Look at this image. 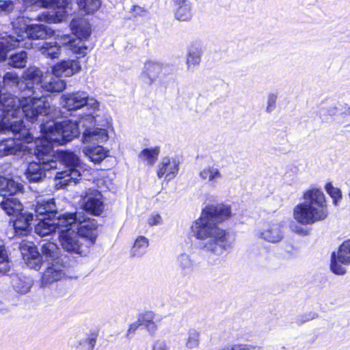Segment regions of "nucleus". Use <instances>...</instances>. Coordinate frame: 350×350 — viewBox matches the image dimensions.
Instances as JSON below:
<instances>
[{
  "instance_id": "nucleus-49",
  "label": "nucleus",
  "mask_w": 350,
  "mask_h": 350,
  "mask_svg": "<svg viewBox=\"0 0 350 350\" xmlns=\"http://www.w3.org/2000/svg\"><path fill=\"white\" fill-rule=\"evenodd\" d=\"M317 316L318 315L316 313L310 312V313H308V314H304V315L300 317L299 318L298 321L300 323H304L310 320L314 319L315 318L317 317Z\"/></svg>"
},
{
  "instance_id": "nucleus-5",
  "label": "nucleus",
  "mask_w": 350,
  "mask_h": 350,
  "mask_svg": "<svg viewBox=\"0 0 350 350\" xmlns=\"http://www.w3.org/2000/svg\"><path fill=\"white\" fill-rule=\"evenodd\" d=\"M19 250L27 266L35 270H39L44 261L46 264H62L68 262V258L66 256L60 254L59 248L53 242L42 241L40 244L42 254L31 241H23L19 245Z\"/></svg>"
},
{
  "instance_id": "nucleus-3",
  "label": "nucleus",
  "mask_w": 350,
  "mask_h": 350,
  "mask_svg": "<svg viewBox=\"0 0 350 350\" xmlns=\"http://www.w3.org/2000/svg\"><path fill=\"white\" fill-rule=\"evenodd\" d=\"M230 215V207L224 204L210 205L202 210L200 217L191 226L193 237L201 241V249L221 256L232 247L229 233L217 226Z\"/></svg>"
},
{
  "instance_id": "nucleus-13",
  "label": "nucleus",
  "mask_w": 350,
  "mask_h": 350,
  "mask_svg": "<svg viewBox=\"0 0 350 350\" xmlns=\"http://www.w3.org/2000/svg\"><path fill=\"white\" fill-rule=\"evenodd\" d=\"M34 206L35 217L37 220L56 219L60 213L57 212V208L53 198L39 199Z\"/></svg>"
},
{
  "instance_id": "nucleus-6",
  "label": "nucleus",
  "mask_w": 350,
  "mask_h": 350,
  "mask_svg": "<svg viewBox=\"0 0 350 350\" xmlns=\"http://www.w3.org/2000/svg\"><path fill=\"white\" fill-rule=\"evenodd\" d=\"M81 70V66L78 60L68 59L62 60L52 68L53 76L49 80H44L42 83V93L45 92H60L66 88V82L61 79V77H70ZM44 99L46 97L44 94Z\"/></svg>"
},
{
  "instance_id": "nucleus-12",
  "label": "nucleus",
  "mask_w": 350,
  "mask_h": 350,
  "mask_svg": "<svg viewBox=\"0 0 350 350\" xmlns=\"http://www.w3.org/2000/svg\"><path fill=\"white\" fill-rule=\"evenodd\" d=\"M80 235L70 226H64L59 234V239L64 250L70 254H83V245L79 241Z\"/></svg>"
},
{
  "instance_id": "nucleus-36",
  "label": "nucleus",
  "mask_w": 350,
  "mask_h": 350,
  "mask_svg": "<svg viewBox=\"0 0 350 350\" xmlns=\"http://www.w3.org/2000/svg\"><path fill=\"white\" fill-rule=\"evenodd\" d=\"M80 9L86 14H91L96 11L100 6V0H77Z\"/></svg>"
},
{
  "instance_id": "nucleus-37",
  "label": "nucleus",
  "mask_w": 350,
  "mask_h": 350,
  "mask_svg": "<svg viewBox=\"0 0 350 350\" xmlns=\"http://www.w3.org/2000/svg\"><path fill=\"white\" fill-rule=\"evenodd\" d=\"M200 334L196 329H190L187 333L185 346L189 349L198 348L200 345Z\"/></svg>"
},
{
  "instance_id": "nucleus-34",
  "label": "nucleus",
  "mask_w": 350,
  "mask_h": 350,
  "mask_svg": "<svg viewBox=\"0 0 350 350\" xmlns=\"http://www.w3.org/2000/svg\"><path fill=\"white\" fill-rule=\"evenodd\" d=\"M27 62V54L26 51H21L10 55L8 59V65L13 68H23Z\"/></svg>"
},
{
  "instance_id": "nucleus-39",
  "label": "nucleus",
  "mask_w": 350,
  "mask_h": 350,
  "mask_svg": "<svg viewBox=\"0 0 350 350\" xmlns=\"http://www.w3.org/2000/svg\"><path fill=\"white\" fill-rule=\"evenodd\" d=\"M32 286V282L30 280H23L17 278L13 284L14 290L21 294H25L29 291Z\"/></svg>"
},
{
  "instance_id": "nucleus-56",
  "label": "nucleus",
  "mask_w": 350,
  "mask_h": 350,
  "mask_svg": "<svg viewBox=\"0 0 350 350\" xmlns=\"http://www.w3.org/2000/svg\"><path fill=\"white\" fill-rule=\"evenodd\" d=\"M348 112L350 114V107H348Z\"/></svg>"
},
{
  "instance_id": "nucleus-27",
  "label": "nucleus",
  "mask_w": 350,
  "mask_h": 350,
  "mask_svg": "<svg viewBox=\"0 0 350 350\" xmlns=\"http://www.w3.org/2000/svg\"><path fill=\"white\" fill-rule=\"evenodd\" d=\"M22 189L21 184L12 179L0 176V198L12 194H17Z\"/></svg>"
},
{
  "instance_id": "nucleus-9",
  "label": "nucleus",
  "mask_w": 350,
  "mask_h": 350,
  "mask_svg": "<svg viewBox=\"0 0 350 350\" xmlns=\"http://www.w3.org/2000/svg\"><path fill=\"white\" fill-rule=\"evenodd\" d=\"M42 71L36 67L31 66L27 68L23 74V80L21 85V88L25 91V95L27 96L25 100H31V103H34L38 100H42L49 105V103L45 100L42 94Z\"/></svg>"
},
{
  "instance_id": "nucleus-19",
  "label": "nucleus",
  "mask_w": 350,
  "mask_h": 350,
  "mask_svg": "<svg viewBox=\"0 0 350 350\" xmlns=\"http://www.w3.org/2000/svg\"><path fill=\"white\" fill-rule=\"evenodd\" d=\"M165 68V66L161 63L148 61L144 65L140 78L145 83L151 85Z\"/></svg>"
},
{
  "instance_id": "nucleus-33",
  "label": "nucleus",
  "mask_w": 350,
  "mask_h": 350,
  "mask_svg": "<svg viewBox=\"0 0 350 350\" xmlns=\"http://www.w3.org/2000/svg\"><path fill=\"white\" fill-rule=\"evenodd\" d=\"M148 247V239L144 236H139L136 239L131 249V255L133 256L140 257L146 253Z\"/></svg>"
},
{
  "instance_id": "nucleus-47",
  "label": "nucleus",
  "mask_w": 350,
  "mask_h": 350,
  "mask_svg": "<svg viewBox=\"0 0 350 350\" xmlns=\"http://www.w3.org/2000/svg\"><path fill=\"white\" fill-rule=\"evenodd\" d=\"M161 223L162 218L158 213H152L148 219V224L150 226H156L161 224Z\"/></svg>"
},
{
  "instance_id": "nucleus-2",
  "label": "nucleus",
  "mask_w": 350,
  "mask_h": 350,
  "mask_svg": "<svg viewBox=\"0 0 350 350\" xmlns=\"http://www.w3.org/2000/svg\"><path fill=\"white\" fill-rule=\"evenodd\" d=\"M80 126L83 129L82 141L83 143H103L108 139L106 129L96 126V118L91 114L81 116L79 120H65L55 122L49 120L48 115L42 119L40 124V137L38 142L40 144L47 142L53 152V146L63 145L80 135ZM44 145V144H42Z\"/></svg>"
},
{
  "instance_id": "nucleus-30",
  "label": "nucleus",
  "mask_w": 350,
  "mask_h": 350,
  "mask_svg": "<svg viewBox=\"0 0 350 350\" xmlns=\"http://www.w3.org/2000/svg\"><path fill=\"white\" fill-rule=\"evenodd\" d=\"M202 54V49L196 44L192 45L188 49L186 61L188 70L193 71L196 66L200 64L201 62Z\"/></svg>"
},
{
  "instance_id": "nucleus-32",
  "label": "nucleus",
  "mask_w": 350,
  "mask_h": 350,
  "mask_svg": "<svg viewBox=\"0 0 350 350\" xmlns=\"http://www.w3.org/2000/svg\"><path fill=\"white\" fill-rule=\"evenodd\" d=\"M40 51L46 57L51 59L57 58L60 53V46L56 42H45L40 46Z\"/></svg>"
},
{
  "instance_id": "nucleus-46",
  "label": "nucleus",
  "mask_w": 350,
  "mask_h": 350,
  "mask_svg": "<svg viewBox=\"0 0 350 350\" xmlns=\"http://www.w3.org/2000/svg\"><path fill=\"white\" fill-rule=\"evenodd\" d=\"M152 350H170V347L165 340L159 339L154 342Z\"/></svg>"
},
{
  "instance_id": "nucleus-50",
  "label": "nucleus",
  "mask_w": 350,
  "mask_h": 350,
  "mask_svg": "<svg viewBox=\"0 0 350 350\" xmlns=\"http://www.w3.org/2000/svg\"><path fill=\"white\" fill-rule=\"evenodd\" d=\"M139 325H141L139 322V319L137 320V321L131 324L127 331L126 337L129 338L131 334H133Z\"/></svg>"
},
{
  "instance_id": "nucleus-16",
  "label": "nucleus",
  "mask_w": 350,
  "mask_h": 350,
  "mask_svg": "<svg viewBox=\"0 0 350 350\" xmlns=\"http://www.w3.org/2000/svg\"><path fill=\"white\" fill-rule=\"evenodd\" d=\"M284 224L282 222L267 224L259 232V237L271 243H278L284 238Z\"/></svg>"
},
{
  "instance_id": "nucleus-14",
  "label": "nucleus",
  "mask_w": 350,
  "mask_h": 350,
  "mask_svg": "<svg viewBox=\"0 0 350 350\" xmlns=\"http://www.w3.org/2000/svg\"><path fill=\"white\" fill-rule=\"evenodd\" d=\"M33 214L23 209L11 219L16 236H27L31 231Z\"/></svg>"
},
{
  "instance_id": "nucleus-28",
  "label": "nucleus",
  "mask_w": 350,
  "mask_h": 350,
  "mask_svg": "<svg viewBox=\"0 0 350 350\" xmlns=\"http://www.w3.org/2000/svg\"><path fill=\"white\" fill-rule=\"evenodd\" d=\"M200 177L207 181L211 186L216 187L223 176L218 168L214 166H208L200 172Z\"/></svg>"
},
{
  "instance_id": "nucleus-29",
  "label": "nucleus",
  "mask_w": 350,
  "mask_h": 350,
  "mask_svg": "<svg viewBox=\"0 0 350 350\" xmlns=\"http://www.w3.org/2000/svg\"><path fill=\"white\" fill-rule=\"evenodd\" d=\"M177 265L181 273L184 275L191 273L196 267L195 260L186 253H182L178 256Z\"/></svg>"
},
{
  "instance_id": "nucleus-23",
  "label": "nucleus",
  "mask_w": 350,
  "mask_h": 350,
  "mask_svg": "<svg viewBox=\"0 0 350 350\" xmlns=\"http://www.w3.org/2000/svg\"><path fill=\"white\" fill-rule=\"evenodd\" d=\"M174 7V17L180 21H189L192 18L189 0H172Z\"/></svg>"
},
{
  "instance_id": "nucleus-17",
  "label": "nucleus",
  "mask_w": 350,
  "mask_h": 350,
  "mask_svg": "<svg viewBox=\"0 0 350 350\" xmlns=\"http://www.w3.org/2000/svg\"><path fill=\"white\" fill-rule=\"evenodd\" d=\"M83 210L94 215H99L103 209L102 194L98 190L90 189L83 198Z\"/></svg>"
},
{
  "instance_id": "nucleus-7",
  "label": "nucleus",
  "mask_w": 350,
  "mask_h": 350,
  "mask_svg": "<svg viewBox=\"0 0 350 350\" xmlns=\"http://www.w3.org/2000/svg\"><path fill=\"white\" fill-rule=\"evenodd\" d=\"M12 33L21 39V46L23 45L25 38L29 40H46L54 34V31L42 24L27 25L24 16H18L10 23ZM27 43H24L26 45Z\"/></svg>"
},
{
  "instance_id": "nucleus-1",
  "label": "nucleus",
  "mask_w": 350,
  "mask_h": 350,
  "mask_svg": "<svg viewBox=\"0 0 350 350\" xmlns=\"http://www.w3.org/2000/svg\"><path fill=\"white\" fill-rule=\"evenodd\" d=\"M40 144L36 142L34 154L38 161H33L28 164L25 172L26 179L30 183L42 182L47 174L51 176L55 175L56 180H60L59 184L69 185L71 183H77L83 170L82 163L75 153L70 151L62 152L58 158L54 159L51 157V148L47 142Z\"/></svg>"
},
{
  "instance_id": "nucleus-25",
  "label": "nucleus",
  "mask_w": 350,
  "mask_h": 350,
  "mask_svg": "<svg viewBox=\"0 0 350 350\" xmlns=\"http://www.w3.org/2000/svg\"><path fill=\"white\" fill-rule=\"evenodd\" d=\"M141 325L144 326L150 335H154L157 330V323L161 321V319L151 311L142 314L138 317Z\"/></svg>"
},
{
  "instance_id": "nucleus-53",
  "label": "nucleus",
  "mask_w": 350,
  "mask_h": 350,
  "mask_svg": "<svg viewBox=\"0 0 350 350\" xmlns=\"http://www.w3.org/2000/svg\"><path fill=\"white\" fill-rule=\"evenodd\" d=\"M68 44H69L71 46H75V41H74V40H69L68 41Z\"/></svg>"
},
{
  "instance_id": "nucleus-26",
  "label": "nucleus",
  "mask_w": 350,
  "mask_h": 350,
  "mask_svg": "<svg viewBox=\"0 0 350 350\" xmlns=\"http://www.w3.org/2000/svg\"><path fill=\"white\" fill-rule=\"evenodd\" d=\"M23 146L21 142L15 139L9 137L3 139L0 142V157H5L11 154H16L21 152Z\"/></svg>"
},
{
  "instance_id": "nucleus-51",
  "label": "nucleus",
  "mask_w": 350,
  "mask_h": 350,
  "mask_svg": "<svg viewBox=\"0 0 350 350\" xmlns=\"http://www.w3.org/2000/svg\"><path fill=\"white\" fill-rule=\"evenodd\" d=\"M133 11L135 16H144V14L146 13V10L144 8L138 5H134L133 8Z\"/></svg>"
},
{
  "instance_id": "nucleus-20",
  "label": "nucleus",
  "mask_w": 350,
  "mask_h": 350,
  "mask_svg": "<svg viewBox=\"0 0 350 350\" xmlns=\"http://www.w3.org/2000/svg\"><path fill=\"white\" fill-rule=\"evenodd\" d=\"M70 27L72 33L79 40L78 44L90 36L91 26L85 18H73L70 23Z\"/></svg>"
},
{
  "instance_id": "nucleus-31",
  "label": "nucleus",
  "mask_w": 350,
  "mask_h": 350,
  "mask_svg": "<svg viewBox=\"0 0 350 350\" xmlns=\"http://www.w3.org/2000/svg\"><path fill=\"white\" fill-rule=\"evenodd\" d=\"M85 154L91 161L94 163H99L107 156L108 150L101 146L87 147L84 150Z\"/></svg>"
},
{
  "instance_id": "nucleus-11",
  "label": "nucleus",
  "mask_w": 350,
  "mask_h": 350,
  "mask_svg": "<svg viewBox=\"0 0 350 350\" xmlns=\"http://www.w3.org/2000/svg\"><path fill=\"white\" fill-rule=\"evenodd\" d=\"M350 265V239L345 241L331 255L330 270L338 275H344Z\"/></svg>"
},
{
  "instance_id": "nucleus-54",
  "label": "nucleus",
  "mask_w": 350,
  "mask_h": 350,
  "mask_svg": "<svg viewBox=\"0 0 350 350\" xmlns=\"http://www.w3.org/2000/svg\"><path fill=\"white\" fill-rule=\"evenodd\" d=\"M348 107H349L348 105L345 104V107H344V108L345 109V113H349V112H348Z\"/></svg>"
},
{
  "instance_id": "nucleus-10",
  "label": "nucleus",
  "mask_w": 350,
  "mask_h": 350,
  "mask_svg": "<svg viewBox=\"0 0 350 350\" xmlns=\"http://www.w3.org/2000/svg\"><path fill=\"white\" fill-rule=\"evenodd\" d=\"M62 100L64 107L68 111L86 107L90 111L88 114L94 116V113L99 108V103L94 98L90 96L86 92H76L63 94Z\"/></svg>"
},
{
  "instance_id": "nucleus-8",
  "label": "nucleus",
  "mask_w": 350,
  "mask_h": 350,
  "mask_svg": "<svg viewBox=\"0 0 350 350\" xmlns=\"http://www.w3.org/2000/svg\"><path fill=\"white\" fill-rule=\"evenodd\" d=\"M60 221V223L66 224L67 226L75 229L80 237L88 238L92 243L95 242L98 223L96 219L88 217L84 211L66 213V218Z\"/></svg>"
},
{
  "instance_id": "nucleus-15",
  "label": "nucleus",
  "mask_w": 350,
  "mask_h": 350,
  "mask_svg": "<svg viewBox=\"0 0 350 350\" xmlns=\"http://www.w3.org/2000/svg\"><path fill=\"white\" fill-rule=\"evenodd\" d=\"M68 265V262H63L62 264L48 263L46 269L42 276V286H47L55 282L62 280L66 275L65 269Z\"/></svg>"
},
{
  "instance_id": "nucleus-35",
  "label": "nucleus",
  "mask_w": 350,
  "mask_h": 350,
  "mask_svg": "<svg viewBox=\"0 0 350 350\" xmlns=\"http://www.w3.org/2000/svg\"><path fill=\"white\" fill-rule=\"evenodd\" d=\"M159 152L160 149L157 146L152 148H144L139 156L142 159L147 161L148 164L152 165L157 160Z\"/></svg>"
},
{
  "instance_id": "nucleus-42",
  "label": "nucleus",
  "mask_w": 350,
  "mask_h": 350,
  "mask_svg": "<svg viewBox=\"0 0 350 350\" xmlns=\"http://www.w3.org/2000/svg\"><path fill=\"white\" fill-rule=\"evenodd\" d=\"M325 190L330 197L333 199L334 205H337L338 202L342 199V191L339 188L334 187L331 183H327Z\"/></svg>"
},
{
  "instance_id": "nucleus-45",
  "label": "nucleus",
  "mask_w": 350,
  "mask_h": 350,
  "mask_svg": "<svg viewBox=\"0 0 350 350\" xmlns=\"http://www.w3.org/2000/svg\"><path fill=\"white\" fill-rule=\"evenodd\" d=\"M277 100V95L275 94H270L267 98V112L270 113L275 108V103Z\"/></svg>"
},
{
  "instance_id": "nucleus-43",
  "label": "nucleus",
  "mask_w": 350,
  "mask_h": 350,
  "mask_svg": "<svg viewBox=\"0 0 350 350\" xmlns=\"http://www.w3.org/2000/svg\"><path fill=\"white\" fill-rule=\"evenodd\" d=\"M282 250V256L286 259H295L299 254V249L291 243L284 245Z\"/></svg>"
},
{
  "instance_id": "nucleus-48",
  "label": "nucleus",
  "mask_w": 350,
  "mask_h": 350,
  "mask_svg": "<svg viewBox=\"0 0 350 350\" xmlns=\"http://www.w3.org/2000/svg\"><path fill=\"white\" fill-rule=\"evenodd\" d=\"M338 105H340L338 103L331 104L326 109L327 113L331 116L336 115L340 111Z\"/></svg>"
},
{
  "instance_id": "nucleus-18",
  "label": "nucleus",
  "mask_w": 350,
  "mask_h": 350,
  "mask_svg": "<svg viewBox=\"0 0 350 350\" xmlns=\"http://www.w3.org/2000/svg\"><path fill=\"white\" fill-rule=\"evenodd\" d=\"M66 218V213L59 215L56 219L52 220H39L38 224L35 226V232L40 237L50 235L57 230L59 234L61 228L66 226V224L60 223V219Z\"/></svg>"
},
{
  "instance_id": "nucleus-55",
  "label": "nucleus",
  "mask_w": 350,
  "mask_h": 350,
  "mask_svg": "<svg viewBox=\"0 0 350 350\" xmlns=\"http://www.w3.org/2000/svg\"><path fill=\"white\" fill-rule=\"evenodd\" d=\"M187 93H188L187 98H191L190 93L189 92Z\"/></svg>"
},
{
  "instance_id": "nucleus-52",
  "label": "nucleus",
  "mask_w": 350,
  "mask_h": 350,
  "mask_svg": "<svg viewBox=\"0 0 350 350\" xmlns=\"http://www.w3.org/2000/svg\"><path fill=\"white\" fill-rule=\"evenodd\" d=\"M73 50L75 53L84 55L86 53L88 48L85 46L82 43L81 45L79 46L78 47H75Z\"/></svg>"
},
{
  "instance_id": "nucleus-24",
  "label": "nucleus",
  "mask_w": 350,
  "mask_h": 350,
  "mask_svg": "<svg viewBox=\"0 0 350 350\" xmlns=\"http://www.w3.org/2000/svg\"><path fill=\"white\" fill-rule=\"evenodd\" d=\"M178 171V163L175 159H170L169 157L163 159L161 163L159 165L157 176L161 178L163 175H166V178L171 180Z\"/></svg>"
},
{
  "instance_id": "nucleus-38",
  "label": "nucleus",
  "mask_w": 350,
  "mask_h": 350,
  "mask_svg": "<svg viewBox=\"0 0 350 350\" xmlns=\"http://www.w3.org/2000/svg\"><path fill=\"white\" fill-rule=\"evenodd\" d=\"M221 350H263V348L260 346H254L250 344L228 343L221 347Z\"/></svg>"
},
{
  "instance_id": "nucleus-21",
  "label": "nucleus",
  "mask_w": 350,
  "mask_h": 350,
  "mask_svg": "<svg viewBox=\"0 0 350 350\" xmlns=\"http://www.w3.org/2000/svg\"><path fill=\"white\" fill-rule=\"evenodd\" d=\"M0 39V62H3L7 59L8 53L21 46V39L17 38L12 34H8Z\"/></svg>"
},
{
  "instance_id": "nucleus-4",
  "label": "nucleus",
  "mask_w": 350,
  "mask_h": 350,
  "mask_svg": "<svg viewBox=\"0 0 350 350\" xmlns=\"http://www.w3.org/2000/svg\"><path fill=\"white\" fill-rule=\"evenodd\" d=\"M304 199L305 201L297 204L293 210V217L299 224L311 225L327 217L325 196L320 189L313 188L306 191Z\"/></svg>"
},
{
  "instance_id": "nucleus-22",
  "label": "nucleus",
  "mask_w": 350,
  "mask_h": 350,
  "mask_svg": "<svg viewBox=\"0 0 350 350\" xmlns=\"http://www.w3.org/2000/svg\"><path fill=\"white\" fill-rule=\"evenodd\" d=\"M16 194L4 196L0 198L1 208L8 215L14 217L23 211V206L20 200L15 197Z\"/></svg>"
},
{
  "instance_id": "nucleus-41",
  "label": "nucleus",
  "mask_w": 350,
  "mask_h": 350,
  "mask_svg": "<svg viewBox=\"0 0 350 350\" xmlns=\"http://www.w3.org/2000/svg\"><path fill=\"white\" fill-rule=\"evenodd\" d=\"M96 341V335L92 334L88 338L79 340L77 346V350H92Z\"/></svg>"
},
{
  "instance_id": "nucleus-40",
  "label": "nucleus",
  "mask_w": 350,
  "mask_h": 350,
  "mask_svg": "<svg viewBox=\"0 0 350 350\" xmlns=\"http://www.w3.org/2000/svg\"><path fill=\"white\" fill-rule=\"evenodd\" d=\"M8 255L4 245H0V273L5 274L10 271Z\"/></svg>"
},
{
  "instance_id": "nucleus-44",
  "label": "nucleus",
  "mask_w": 350,
  "mask_h": 350,
  "mask_svg": "<svg viewBox=\"0 0 350 350\" xmlns=\"http://www.w3.org/2000/svg\"><path fill=\"white\" fill-rule=\"evenodd\" d=\"M14 8L12 1L0 0V14H8L14 10Z\"/></svg>"
}]
</instances>
